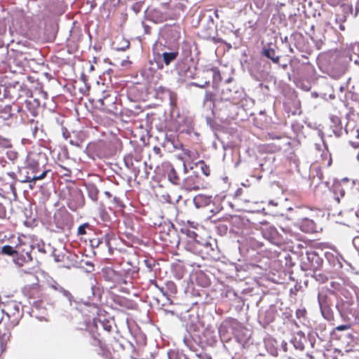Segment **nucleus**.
<instances>
[{
    "label": "nucleus",
    "instance_id": "nucleus-1",
    "mask_svg": "<svg viewBox=\"0 0 359 359\" xmlns=\"http://www.w3.org/2000/svg\"><path fill=\"white\" fill-rule=\"evenodd\" d=\"M137 273V267L123 269L121 272L116 271L110 267L103 270V276L105 280L118 285H126L128 282V278L133 279Z\"/></svg>",
    "mask_w": 359,
    "mask_h": 359
},
{
    "label": "nucleus",
    "instance_id": "nucleus-2",
    "mask_svg": "<svg viewBox=\"0 0 359 359\" xmlns=\"http://www.w3.org/2000/svg\"><path fill=\"white\" fill-rule=\"evenodd\" d=\"M92 103L94 107L100 111L110 114L116 113V98L107 91H104L102 93V96L101 97L93 99Z\"/></svg>",
    "mask_w": 359,
    "mask_h": 359
},
{
    "label": "nucleus",
    "instance_id": "nucleus-3",
    "mask_svg": "<svg viewBox=\"0 0 359 359\" xmlns=\"http://www.w3.org/2000/svg\"><path fill=\"white\" fill-rule=\"evenodd\" d=\"M2 312L7 316L13 323H18L23 315L20 304L14 300L6 302L3 306Z\"/></svg>",
    "mask_w": 359,
    "mask_h": 359
},
{
    "label": "nucleus",
    "instance_id": "nucleus-4",
    "mask_svg": "<svg viewBox=\"0 0 359 359\" xmlns=\"http://www.w3.org/2000/svg\"><path fill=\"white\" fill-rule=\"evenodd\" d=\"M16 255L19 256L18 259H22L24 262H29L32 261L31 255L32 250V245L26 241L25 236L18 237V243L15 245Z\"/></svg>",
    "mask_w": 359,
    "mask_h": 359
},
{
    "label": "nucleus",
    "instance_id": "nucleus-5",
    "mask_svg": "<svg viewBox=\"0 0 359 359\" xmlns=\"http://www.w3.org/2000/svg\"><path fill=\"white\" fill-rule=\"evenodd\" d=\"M7 175L10 177L9 180L5 177H0V195L5 196L10 194H13L14 196H16V175L14 172H8Z\"/></svg>",
    "mask_w": 359,
    "mask_h": 359
},
{
    "label": "nucleus",
    "instance_id": "nucleus-6",
    "mask_svg": "<svg viewBox=\"0 0 359 359\" xmlns=\"http://www.w3.org/2000/svg\"><path fill=\"white\" fill-rule=\"evenodd\" d=\"M43 158V155L40 153L31 152L27 155V166L32 170V173H36L40 170Z\"/></svg>",
    "mask_w": 359,
    "mask_h": 359
},
{
    "label": "nucleus",
    "instance_id": "nucleus-7",
    "mask_svg": "<svg viewBox=\"0 0 359 359\" xmlns=\"http://www.w3.org/2000/svg\"><path fill=\"white\" fill-rule=\"evenodd\" d=\"M183 187L189 191L198 190L201 188L202 184L200 178L197 175H189L184 179Z\"/></svg>",
    "mask_w": 359,
    "mask_h": 359
},
{
    "label": "nucleus",
    "instance_id": "nucleus-8",
    "mask_svg": "<svg viewBox=\"0 0 359 359\" xmlns=\"http://www.w3.org/2000/svg\"><path fill=\"white\" fill-rule=\"evenodd\" d=\"M158 55L162 57L163 63L168 66L178 57V46L172 48L170 52L164 51L161 54L158 53Z\"/></svg>",
    "mask_w": 359,
    "mask_h": 359
},
{
    "label": "nucleus",
    "instance_id": "nucleus-9",
    "mask_svg": "<svg viewBox=\"0 0 359 359\" xmlns=\"http://www.w3.org/2000/svg\"><path fill=\"white\" fill-rule=\"evenodd\" d=\"M25 292L29 299H40L42 297V290L38 284H33L26 287Z\"/></svg>",
    "mask_w": 359,
    "mask_h": 359
},
{
    "label": "nucleus",
    "instance_id": "nucleus-10",
    "mask_svg": "<svg viewBox=\"0 0 359 359\" xmlns=\"http://www.w3.org/2000/svg\"><path fill=\"white\" fill-rule=\"evenodd\" d=\"M262 54L272 60L274 63H279L280 56L276 55V51L272 48L263 49Z\"/></svg>",
    "mask_w": 359,
    "mask_h": 359
},
{
    "label": "nucleus",
    "instance_id": "nucleus-11",
    "mask_svg": "<svg viewBox=\"0 0 359 359\" xmlns=\"http://www.w3.org/2000/svg\"><path fill=\"white\" fill-rule=\"evenodd\" d=\"M183 154L187 161H194L198 158L199 154L195 149H183Z\"/></svg>",
    "mask_w": 359,
    "mask_h": 359
},
{
    "label": "nucleus",
    "instance_id": "nucleus-12",
    "mask_svg": "<svg viewBox=\"0 0 359 359\" xmlns=\"http://www.w3.org/2000/svg\"><path fill=\"white\" fill-rule=\"evenodd\" d=\"M49 170H43L41 174L36 175V172L34 173L33 176L27 175L25 179L22 181L23 182H35L37 180H43L46 177L48 172Z\"/></svg>",
    "mask_w": 359,
    "mask_h": 359
},
{
    "label": "nucleus",
    "instance_id": "nucleus-13",
    "mask_svg": "<svg viewBox=\"0 0 359 359\" xmlns=\"http://www.w3.org/2000/svg\"><path fill=\"white\" fill-rule=\"evenodd\" d=\"M168 177L169 181L174 184H179L180 182V177L173 167H171L168 172Z\"/></svg>",
    "mask_w": 359,
    "mask_h": 359
},
{
    "label": "nucleus",
    "instance_id": "nucleus-14",
    "mask_svg": "<svg viewBox=\"0 0 359 359\" xmlns=\"http://www.w3.org/2000/svg\"><path fill=\"white\" fill-rule=\"evenodd\" d=\"M88 196L93 201H97L98 198L99 191L94 185H90L87 188Z\"/></svg>",
    "mask_w": 359,
    "mask_h": 359
},
{
    "label": "nucleus",
    "instance_id": "nucleus-15",
    "mask_svg": "<svg viewBox=\"0 0 359 359\" xmlns=\"http://www.w3.org/2000/svg\"><path fill=\"white\" fill-rule=\"evenodd\" d=\"M262 149L266 152L269 153H275L281 149L280 145H277L275 144H264L262 145Z\"/></svg>",
    "mask_w": 359,
    "mask_h": 359
},
{
    "label": "nucleus",
    "instance_id": "nucleus-16",
    "mask_svg": "<svg viewBox=\"0 0 359 359\" xmlns=\"http://www.w3.org/2000/svg\"><path fill=\"white\" fill-rule=\"evenodd\" d=\"M215 96V95L213 93L207 91L205 94V97H204V100H203L204 104H207L210 103V105L212 104L214 106Z\"/></svg>",
    "mask_w": 359,
    "mask_h": 359
},
{
    "label": "nucleus",
    "instance_id": "nucleus-17",
    "mask_svg": "<svg viewBox=\"0 0 359 359\" xmlns=\"http://www.w3.org/2000/svg\"><path fill=\"white\" fill-rule=\"evenodd\" d=\"M1 253L9 256H13L16 255V248H13L11 245H4L1 248Z\"/></svg>",
    "mask_w": 359,
    "mask_h": 359
},
{
    "label": "nucleus",
    "instance_id": "nucleus-18",
    "mask_svg": "<svg viewBox=\"0 0 359 359\" xmlns=\"http://www.w3.org/2000/svg\"><path fill=\"white\" fill-rule=\"evenodd\" d=\"M113 238H114V235L107 233L104 236V237L102 238L104 241L106 245L108 247V250H109L110 254L113 253V248L111 245V241Z\"/></svg>",
    "mask_w": 359,
    "mask_h": 359
},
{
    "label": "nucleus",
    "instance_id": "nucleus-19",
    "mask_svg": "<svg viewBox=\"0 0 359 359\" xmlns=\"http://www.w3.org/2000/svg\"><path fill=\"white\" fill-rule=\"evenodd\" d=\"M181 231L185 233L189 238H192L194 240L196 239L197 233L194 231L187 228H182L181 229Z\"/></svg>",
    "mask_w": 359,
    "mask_h": 359
},
{
    "label": "nucleus",
    "instance_id": "nucleus-20",
    "mask_svg": "<svg viewBox=\"0 0 359 359\" xmlns=\"http://www.w3.org/2000/svg\"><path fill=\"white\" fill-rule=\"evenodd\" d=\"M199 164L201 165V169L202 170V172L205 176H209L210 175V167L208 166L203 161H200Z\"/></svg>",
    "mask_w": 359,
    "mask_h": 359
},
{
    "label": "nucleus",
    "instance_id": "nucleus-21",
    "mask_svg": "<svg viewBox=\"0 0 359 359\" xmlns=\"http://www.w3.org/2000/svg\"><path fill=\"white\" fill-rule=\"evenodd\" d=\"M182 53L185 57H190L191 55V48L188 43H184L182 49Z\"/></svg>",
    "mask_w": 359,
    "mask_h": 359
},
{
    "label": "nucleus",
    "instance_id": "nucleus-22",
    "mask_svg": "<svg viewBox=\"0 0 359 359\" xmlns=\"http://www.w3.org/2000/svg\"><path fill=\"white\" fill-rule=\"evenodd\" d=\"M90 228V224L88 223L80 225L78 228L77 233L79 236H83L86 234V229Z\"/></svg>",
    "mask_w": 359,
    "mask_h": 359
},
{
    "label": "nucleus",
    "instance_id": "nucleus-23",
    "mask_svg": "<svg viewBox=\"0 0 359 359\" xmlns=\"http://www.w3.org/2000/svg\"><path fill=\"white\" fill-rule=\"evenodd\" d=\"M212 71L213 72V80L215 82H219L222 81V76L219 70L217 68H212Z\"/></svg>",
    "mask_w": 359,
    "mask_h": 359
},
{
    "label": "nucleus",
    "instance_id": "nucleus-24",
    "mask_svg": "<svg viewBox=\"0 0 359 359\" xmlns=\"http://www.w3.org/2000/svg\"><path fill=\"white\" fill-rule=\"evenodd\" d=\"M11 146L12 144L10 140L0 137V147L9 148L11 147Z\"/></svg>",
    "mask_w": 359,
    "mask_h": 359
},
{
    "label": "nucleus",
    "instance_id": "nucleus-25",
    "mask_svg": "<svg viewBox=\"0 0 359 359\" xmlns=\"http://www.w3.org/2000/svg\"><path fill=\"white\" fill-rule=\"evenodd\" d=\"M123 42V46H118L116 48L117 50L120 51H125L126 49H128L130 46V42L128 40H126L124 39H122Z\"/></svg>",
    "mask_w": 359,
    "mask_h": 359
},
{
    "label": "nucleus",
    "instance_id": "nucleus-26",
    "mask_svg": "<svg viewBox=\"0 0 359 359\" xmlns=\"http://www.w3.org/2000/svg\"><path fill=\"white\" fill-rule=\"evenodd\" d=\"M331 121L334 123V125L337 127L341 126V118L337 115H332L330 116Z\"/></svg>",
    "mask_w": 359,
    "mask_h": 359
},
{
    "label": "nucleus",
    "instance_id": "nucleus-27",
    "mask_svg": "<svg viewBox=\"0 0 359 359\" xmlns=\"http://www.w3.org/2000/svg\"><path fill=\"white\" fill-rule=\"evenodd\" d=\"M103 329L108 332H110L112 330V326L109 320H104L101 322Z\"/></svg>",
    "mask_w": 359,
    "mask_h": 359
},
{
    "label": "nucleus",
    "instance_id": "nucleus-28",
    "mask_svg": "<svg viewBox=\"0 0 359 359\" xmlns=\"http://www.w3.org/2000/svg\"><path fill=\"white\" fill-rule=\"evenodd\" d=\"M91 310L92 311H89V312L92 313V314H93V324L96 327L97 326V318L95 317V316L97 315L98 309L96 307H92Z\"/></svg>",
    "mask_w": 359,
    "mask_h": 359
},
{
    "label": "nucleus",
    "instance_id": "nucleus-29",
    "mask_svg": "<svg viewBox=\"0 0 359 359\" xmlns=\"http://www.w3.org/2000/svg\"><path fill=\"white\" fill-rule=\"evenodd\" d=\"M306 313V311L304 309H299L296 311V316L297 318H304Z\"/></svg>",
    "mask_w": 359,
    "mask_h": 359
},
{
    "label": "nucleus",
    "instance_id": "nucleus-30",
    "mask_svg": "<svg viewBox=\"0 0 359 359\" xmlns=\"http://www.w3.org/2000/svg\"><path fill=\"white\" fill-rule=\"evenodd\" d=\"M350 328H351V325L346 324V325H338L334 329H335V330H337V331H344V330H348Z\"/></svg>",
    "mask_w": 359,
    "mask_h": 359
},
{
    "label": "nucleus",
    "instance_id": "nucleus-31",
    "mask_svg": "<svg viewBox=\"0 0 359 359\" xmlns=\"http://www.w3.org/2000/svg\"><path fill=\"white\" fill-rule=\"evenodd\" d=\"M6 217V209L4 205L0 203V218L4 219Z\"/></svg>",
    "mask_w": 359,
    "mask_h": 359
},
{
    "label": "nucleus",
    "instance_id": "nucleus-32",
    "mask_svg": "<svg viewBox=\"0 0 359 359\" xmlns=\"http://www.w3.org/2000/svg\"><path fill=\"white\" fill-rule=\"evenodd\" d=\"M322 156H323V157H324L325 158H328L327 166H330L332 164L331 155L327 151H326V152H323Z\"/></svg>",
    "mask_w": 359,
    "mask_h": 359
},
{
    "label": "nucleus",
    "instance_id": "nucleus-33",
    "mask_svg": "<svg viewBox=\"0 0 359 359\" xmlns=\"http://www.w3.org/2000/svg\"><path fill=\"white\" fill-rule=\"evenodd\" d=\"M245 329L243 327H241L239 330H237L235 333V337L237 339L238 341H242L243 340V338L241 337L240 332H243Z\"/></svg>",
    "mask_w": 359,
    "mask_h": 359
},
{
    "label": "nucleus",
    "instance_id": "nucleus-34",
    "mask_svg": "<svg viewBox=\"0 0 359 359\" xmlns=\"http://www.w3.org/2000/svg\"><path fill=\"white\" fill-rule=\"evenodd\" d=\"M151 284H153L157 289L159 290V291L163 294H165L164 293V290H163V287H160L158 283H156V280H151Z\"/></svg>",
    "mask_w": 359,
    "mask_h": 359
},
{
    "label": "nucleus",
    "instance_id": "nucleus-35",
    "mask_svg": "<svg viewBox=\"0 0 359 359\" xmlns=\"http://www.w3.org/2000/svg\"><path fill=\"white\" fill-rule=\"evenodd\" d=\"M69 143H70L72 145L76 146V147H81V142L74 141V140H71L69 141Z\"/></svg>",
    "mask_w": 359,
    "mask_h": 359
},
{
    "label": "nucleus",
    "instance_id": "nucleus-36",
    "mask_svg": "<svg viewBox=\"0 0 359 359\" xmlns=\"http://www.w3.org/2000/svg\"><path fill=\"white\" fill-rule=\"evenodd\" d=\"M95 341L96 342V344L97 346H99L100 347V348H102V346H103L102 341L97 338H95Z\"/></svg>",
    "mask_w": 359,
    "mask_h": 359
},
{
    "label": "nucleus",
    "instance_id": "nucleus-37",
    "mask_svg": "<svg viewBox=\"0 0 359 359\" xmlns=\"http://www.w3.org/2000/svg\"><path fill=\"white\" fill-rule=\"evenodd\" d=\"M350 144L353 148H359V141L355 142H350Z\"/></svg>",
    "mask_w": 359,
    "mask_h": 359
},
{
    "label": "nucleus",
    "instance_id": "nucleus-38",
    "mask_svg": "<svg viewBox=\"0 0 359 359\" xmlns=\"http://www.w3.org/2000/svg\"><path fill=\"white\" fill-rule=\"evenodd\" d=\"M167 19H168V17H167V16H161V17L158 19L157 22H163V21L166 20Z\"/></svg>",
    "mask_w": 359,
    "mask_h": 359
},
{
    "label": "nucleus",
    "instance_id": "nucleus-39",
    "mask_svg": "<svg viewBox=\"0 0 359 359\" xmlns=\"http://www.w3.org/2000/svg\"><path fill=\"white\" fill-rule=\"evenodd\" d=\"M6 161L0 158V168L5 167Z\"/></svg>",
    "mask_w": 359,
    "mask_h": 359
},
{
    "label": "nucleus",
    "instance_id": "nucleus-40",
    "mask_svg": "<svg viewBox=\"0 0 359 359\" xmlns=\"http://www.w3.org/2000/svg\"><path fill=\"white\" fill-rule=\"evenodd\" d=\"M212 41H213L214 43H218L222 42V39H217V38H215V37H213V38L212 39Z\"/></svg>",
    "mask_w": 359,
    "mask_h": 359
},
{
    "label": "nucleus",
    "instance_id": "nucleus-41",
    "mask_svg": "<svg viewBox=\"0 0 359 359\" xmlns=\"http://www.w3.org/2000/svg\"><path fill=\"white\" fill-rule=\"evenodd\" d=\"M355 137L359 139V126L355 130Z\"/></svg>",
    "mask_w": 359,
    "mask_h": 359
},
{
    "label": "nucleus",
    "instance_id": "nucleus-42",
    "mask_svg": "<svg viewBox=\"0 0 359 359\" xmlns=\"http://www.w3.org/2000/svg\"><path fill=\"white\" fill-rule=\"evenodd\" d=\"M168 284V285H171V286L175 289V290H176V286H175V285L174 284V283H172V282H169Z\"/></svg>",
    "mask_w": 359,
    "mask_h": 359
},
{
    "label": "nucleus",
    "instance_id": "nucleus-43",
    "mask_svg": "<svg viewBox=\"0 0 359 359\" xmlns=\"http://www.w3.org/2000/svg\"><path fill=\"white\" fill-rule=\"evenodd\" d=\"M178 15H179V14H175L172 18H173V19L177 18Z\"/></svg>",
    "mask_w": 359,
    "mask_h": 359
},
{
    "label": "nucleus",
    "instance_id": "nucleus-44",
    "mask_svg": "<svg viewBox=\"0 0 359 359\" xmlns=\"http://www.w3.org/2000/svg\"><path fill=\"white\" fill-rule=\"evenodd\" d=\"M340 29L341 30H344V27L343 25H340Z\"/></svg>",
    "mask_w": 359,
    "mask_h": 359
},
{
    "label": "nucleus",
    "instance_id": "nucleus-45",
    "mask_svg": "<svg viewBox=\"0 0 359 359\" xmlns=\"http://www.w3.org/2000/svg\"><path fill=\"white\" fill-rule=\"evenodd\" d=\"M256 1H260L262 4H264V0H256Z\"/></svg>",
    "mask_w": 359,
    "mask_h": 359
},
{
    "label": "nucleus",
    "instance_id": "nucleus-46",
    "mask_svg": "<svg viewBox=\"0 0 359 359\" xmlns=\"http://www.w3.org/2000/svg\"><path fill=\"white\" fill-rule=\"evenodd\" d=\"M201 198H202V196H198V197H196V198H195V200L196 201V200L201 199Z\"/></svg>",
    "mask_w": 359,
    "mask_h": 359
},
{
    "label": "nucleus",
    "instance_id": "nucleus-47",
    "mask_svg": "<svg viewBox=\"0 0 359 359\" xmlns=\"http://www.w3.org/2000/svg\"><path fill=\"white\" fill-rule=\"evenodd\" d=\"M271 139H274L275 137L273 136H271L270 134L269 135Z\"/></svg>",
    "mask_w": 359,
    "mask_h": 359
},
{
    "label": "nucleus",
    "instance_id": "nucleus-48",
    "mask_svg": "<svg viewBox=\"0 0 359 359\" xmlns=\"http://www.w3.org/2000/svg\"><path fill=\"white\" fill-rule=\"evenodd\" d=\"M183 166H184V170H187L186 165L184 163H183Z\"/></svg>",
    "mask_w": 359,
    "mask_h": 359
},
{
    "label": "nucleus",
    "instance_id": "nucleus-49",
    "mask_svg": "<svg viewBox=\"0 0 359 359\" xmlns=\"http://www.w3.org/2000/svg\"><path fill=\"white\" fill-rule=\"evenodd\" d=\"M147 266H148V267L150 269V270H151V264L147 265Z\"/></svg>",
    "mask_w": 359,
    "mask_h": 359
},
{
    "label": "nucleus",
    "instance_id": "nucleus-50",
    "mask_svg": "<svg viewBox=\"0 0 359 359\" xmlns=\"http://www.w3.org/2000/svg\"><path fill=\"white\" fill-rule=\"evenodd\" d=\"M160 89H161V91L163 92V88H162V86H160L159 88Z\"/></svg>",
    "mask_w": 359,
    "mask_h": 359
},
{
    "label": "nucleus",
    "instance_id": "nucleus-51",
    "mask_svg": "<svg viewBox=\"0 0 359 359\" xmlns=\"http://www.w3.org/2000/svg\"><path fill=\"white\" fill-rule=\"evenodd\" d=\"M207 359H212V357L211 356H208Z\"/></svg>",
    "mask_w": 359,
    "mask_h": 359
}]
</instances>
